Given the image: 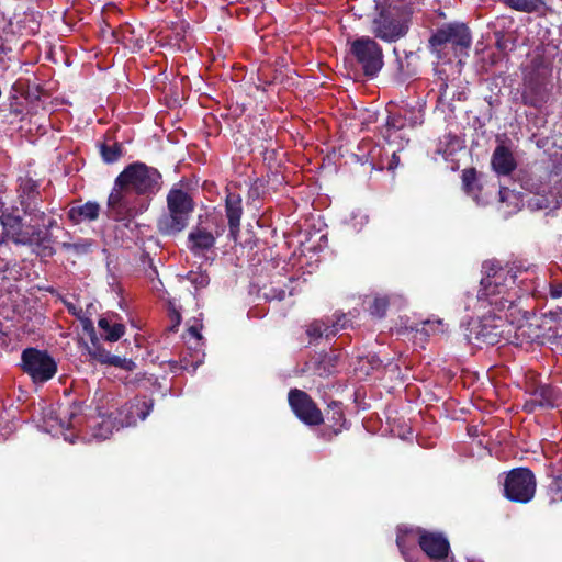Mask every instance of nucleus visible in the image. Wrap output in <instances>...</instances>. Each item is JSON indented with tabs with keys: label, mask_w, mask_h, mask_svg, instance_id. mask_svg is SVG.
Returning a JSON list of instances; mask_svg holds the SVG:
<instances>
[{
	"label": "nucleus",
	"mask_w": 562,
	"mask_h": 562,
	"mask_svg": "<svg viewBox=\"0 0 562 562\" xmlns=\"http://www.w3.org/2000/svg\"><path fill=\"white\" fill-rule=\"evenodd\" d=\"M153 281V289L159 291L160 290V286H162V282L160 281V279H157V281H155L154 279L151 280Z\"/></svg>",
	"instance_id": "obj_57"
},
{
	"label": "nucleus",
	"mask_w": 562,
	"mask_h": 562,
	"mask_svg": "<svg viewBox=\"0 0 562 562\" xmlns=\"http://www.w3.org/2000/svg\"><path fill=\"white\" fill-rule=\"evenodd\" d=\"M99 151L105 164H114L123 155V145L119 142H113L112 144L104 142L99 145Z\"/></svg>",
	"instance_id": "obj_38"
},
{
	"label": "nucleus",
	"mask_w": 562,
	"mask_h": 562,
	"mask_svg": "<svg viewBox=\"0 0 562 562\" xmlns=\"http://www.w3.org/2000/svg\"><path fill=\"white\" fill-rule=\"evenodd\" d=\"M63 303L64 305L66 306L67 311L69 312V314L78 317V318H81V315H82V308H77L76 305L67 300H63Z\"/></svg>",
	"instance_id": "obj_49"
},
{
	"label": "nucleus",
	"mask_w": 562,
	"mask_h": 562,
	"mask_svg": "<svg viewBox=\"0 0 562 562\" xmlns=\"http://www.w3.org/2000/svg\"><path fill=\"white\" fill-rule=\"evenodd\" d=\"M385 156H386V169L390 171H394L400 164L398 155L395 151H393L391 154V156H389V153L386 151Z\"/></svg>",
	"instance_id": "obj_47"
},
{
	"label": "nucleus",
	"mask_w": 562,
	"mask_h": 562,
	"mask_svg": "<svg viewBox=\"0 0 562 562\" xmlns=\"http://www.w3.org/2000/svg\"><path fill=\"white\" fill-rule=\"evenodd\" d=\"M355 328L352 326V319L347 318L345 312L337 310L333 314L331 318L314 319L306 325L305 334L308 339V344L316 345L319 339L329 341L337 335L339 330Z\"/></svg>",
	"instance_id": "obj_15"
},
{
	"label": "nucleus",
	"mask_w": 562,
	"mask_h": 562,
	"mask_svg": "<svg viewBox=\"0 0 562 562\" xmlns=\"http://www.w3.org/2000/svg\"><path fill=\"white\" fill-rule=\"evenodd\" d=\"M485 276L481 280L482 295L486 296L491 304L492 299L513 295V286L518 282V274L522 272L516 265L501 266L496 260L483 262Z\"/></svg>",
	"instance_id": "obj_7"
},
{
	"label": "nucleus",
	"mask_w": 562,
	"mask_h": 562,
	"mask_svg": "<svg viewBox=\"0 0 562 562\" xmlns=\"http://www.w3.org/2000/svg\"><path fill=\"white\" fill-rule=\"evenodd\" d=\"M117 184H126L139 195L156 194L162 184L161 173L154 167L136 161L127 165L116 177Z\"/></svg>",
	"instance_id": "obj_9"
},
{
	"label": "nucleus",
	"mask_w": 562,
	"mask_h": 562,
	"mask_svg": "<svg viewBox=\"0 0 562 562\" xmlns=\"http://www.w3.org/2000/svg\"><path fill=\"white\" fill-rule=\"evenodd\" d=\"M391 303V297L387 294L374 293L366 295L362 305L369 315L376 319H383L386 316Z\"/></svg>",
	"instance_id": "obj_28"
},
{
	"label": "nucleus",
	"mask_w": 562,
	"mask_h": 562,
	"mask_svg": "<svg viewBox=\"0 0 562 562\" xmlns=\"http://www.w3.org/2000/svg\"><path fill=\"white\" fill-rule=\"evenodd\" d=\"M243 213V199L240 194L228 191L225 198V215L228 222V236L234 241L239 236Z\"/></svg>",
	"instance_id": "obj_23"
},
{
	"label": "nucleus",
	"mask_w": 562,
	"mask_h": 562,
	"mask_svg": "<svg viewBox=\"0 0 562 562\" xmlns=\"http://www.w3.org/2000/svg\"><path fill=\"white\" fill-rule=\"evenodd\" d=\"M23 351L31 352V351H40V350L34 347H26L25 349H23Z\"/></svg>",
	"instance_id": "obj_58"
},
{
	"label": "nucleus",
	"mask_w": 562,
	"mask_h": 562,
	"mask_svg": "<svg viewBox=\"0 0 562 562\" xmlns=\"http://www.w3.org/2000/svg\"><path fill=\"white\" fill-rule=\"evenodd\" d=\"M288 400L296 417L304 424L316 426L324 422L323 413L306 392L293 389Z\"/></svg>",
	"instance_id": "obj_18"
},
{
	"label": "nucleus",
	"mask_w": 562,
	"mask_h": 562,
	"mask_svg": "<svg viewBox=\"0 0 562 562\" xmlns=\"http://www.w3.org/2000/svg\"><path fill=\"white\" fill-rule=\"evenodd\" d=\"M347 315V318L352 319V326L355 327L356 321L360 316V310L359 308H352L349 312L345 313Z\"/></svg>",
	"instance_id": "obj_52"
},
{
	"label": "nucleus",
	"mask_w": 562,
	"mask_h": 562,
	"mask_svg": "<svg viewBox=\"0 0 562 562\" xmlns=\"http://www.w3.org/2000/svg\"><path fill=\"white\" fill-rule=\"evenodd\" d=\"M170 317H171V321L173 322V325L170 329L176 330V327L179 326V324L181 322V315L178 311L172 310Z\"/></svg>",
	"instance_id": "obj_51"
},
{
	"label": "nucleus",
	"mask_w": 562,
	"mask_h": 562,
	"mask_svg": "<svg viewBox=\"0 0 562 562\" xmlns=\"http://www.w3.org/2000/svg\"><path fill=\"white\" fill-rule=\"evenodd\" d=\"M225 231L223 224L217 225L216 231L213 233L203 222H198L187 237V247L194 256H203L205 252L215 247L216 239Z\"/></svg>",
	"instance_id": "obj_19"
},
{
	"label": "nucleus",
	"mask_w": 562,
	"mask_h": 562,
	"mask_svg": "<svg viewBox=\"0 0 562 562\" xmlns=\"http://www.w3.org/2000/svg\"><path fill=\"white\" fill-rule=\"evenodd\" d=\"M60 246L65 251L80 258L92 252L94 241L90 238H78L74 243L64 241Z\"/></svg>",
	"instance_id": "obj_34"
},
{
	"label": "nucleus",
	"mask_w": 562,
	"mask_h": 562,
	"mask_svg": "<svg viewBox=\"0 0 562 562\" xmlns=\"http://www.w3.org/2000/svg\"><path fill=\"white\" fill-rule=\"evenodd\" d=\"M2 226V236L0 238V244H3L5 240H11L15 245H30V233L31 229H24L23 218L20 215L10 212L9 214L3 215L1 218Z\"/></svg>",
	"instance_id": "obj_21"
},
{
	"label": "nucleus",
	"mask_w": 562,
	"mask_h": 562,
	"mask_svg": "<svg viewBox=\"0 0 562 562\" xmlns=\"http://www.w3.org/2000/svg\"><path fill=\"white\" fill-rule=\"evenodd\" d=\"M522 390L528 398L522 404V411L533 414L538 411H551L562 407V390L541 380L540 373L528 370L524 374Z\"/></svg>",
	"instance_id": "obj_5"
},
{
	"label": "nucleus",
	"mask_w": 562,
	"mask_h": 562,
	"mask_svg": "<svg viewBox=\"0 0 562 562\" xmlns=\"http://www.w3.org/2000/svg\"><path fill=\"white\" fill-rule=\"evenodd\" d=\"M418 544L427 557L441 560L448 557L450 544L440 533L424 532L419 536Z\"/></svg>",
	"instance_id": "obj_24"
},
{
	"label": "nucleus",
	"mask_w": 562,
	"mask_h": 562,
	"mask_svg": "<svg viewBox=\"0 0 562 562\" xmlns=\"http://www.w3.org/2000/svg\"><path fill=\"white\" fill-rule=\"evenodd\" d=\"M528 205L531 209L541 210L548 207L549 202L544 196H533L528 201Z\"/></svg>",
	"instance_id": "obj_46"
},
{
	"label": "nucleus",
	"mask_w": 562,
	"mask_h": 562,
	"mask_svg": "<svg viewBox=\"0 0 562 562\" xmlns=\"http://www.w3.org/2000/svg\"><path fill=\"white\" fill-rule=\"evenodd\" d=\"M91 359L101 363L109 364L125 371H133L136 368L135 362L132 359H127L117 353H89Z\"/></svg>",
	"instance_id": "obj_31"
},
{
	"label": "nucleus",
	"mask_w": 562,
	"mask_h": 562,
	"mask_svg": "<svg viewBox=\"0 0 562 562\" xmlns=\"http://www.w3.org/2000/svg\"><path fill=\"white\" fill-rule=\"evenodd\" d=\"M349 54L355 64L368 78H374L384 66L383 49L370 36H360L349 41Z\"/></svg>",
	"instance_id": "obj_11"
},
{
	"label": "nucleus",
	"mask_w": 562,
	"mask_h": 562,
	"mask_svg": "<svg viewBox=\"0 0 562 562\" xmlns=\"http://www.w3.org/2000/svg\"><path fill=\"white\" fill-rule=\"evenodd\" d=\"M406 125V119L401 114H390L387 116L386 123L384 125L385 133L383 134L385 138L391 137L392 132L400 131L404 128Z\"/></svg>",
	"instance_id": "obj_39"
},
{
	"label": "nucleus",
	"mask_w": 562,
	"mask_h": 562,
	"mask_svg": "<svg viewBox=\"0 0 562 562\" xmlns=\"http://www.w3.org/2000/svg\"><path fill=\"white\" fill-rule=\"evenodd\" d=\"M384 148L374 145L370 151L369 157L371 159V165L373 169L383 170L386 169V157L383 158V155H385Z\"/></svg>",
	"instance_id": "obj_40"
},
{
	"label": "nucleus",
	"mask_w": 562,
	"mask_h": 562,
	"mask_svg": "<svg viewBox=\"0 0 562 562\" xmlns=\"http://www.w3.org/2000/svg\"><path fill=\"white\" fill-rule=\"evenodd\" d=\"M164 362L168 363L170 371L173 373H178L181 371H190V367L192 368V371H195L198 368V364H199V362L189 363V361L186 358L183 360H181L180 362L175 361V360H164Z\"/></svg>",
	"instance_id": "obj_43"
},
{
	"label": "nucleus",
	"mask_w": 562,
	"mask_h": 562,
	"mask_svg": "<svg viewBox=\"0 0 562 562\" xmlns=\"http://www.w3.org/2000/svg\"><path fill=\"white\" fill-rule=\"evenodd\" d=\"M98 326L101 330V335L108 341H117L122 338L125 333V326L117 322H112L109 317H100Z\"/></svg>",
	"instance_id": "obj_32"
},
{
	"label": "nucleus",
	"mask_w": 562,
	"mask_h": 562,
	"mask_svg": "<svg viewBox=\"0 0 562 562\" xmlns=\"http://www.w3.org/2000/svg\"><path fill=\"white\" fill-rule=\"evenodd\" d=\"M465 339L475 348L482 349L486 347L501 345L499 348L513 341L509 337H505L506 333L501 314L488 313L477 319H471L465 328Z\"/></svg>",
	"instance_id": "obj_8"
},
{
	"label": "nucleus",
	"mask_w": 562,
	"mask_h": 562,
	"mask_svg": "<svg viewBox=\"0 0 562 562\" xmlns=\"http://www.w3.org/2000/svg\"><path fill=\"white\" fill-rule=\"evenodd\" d=\"M498 194L501 206L507 214L518 212L524 205V195L519 191L509 189L507 187H501Z\"/></svg>",
	"instance_id": "obj_29"
},
{
	"label": "nucleus",
	"mask_w": 562,
	"mask_h": 562,
	"mask_svg": "<svg viewBox=\"0 0 562 562\" xmlns=\"http://www.w3.org/2000/svg\"><path fill=\"white\" fill-rule=\"evenodd\" d=\"M167 212L157 220V231L161 236L176 237L189 225L195 210L192 195L182 188L173 186L167 196Z\"/></svg>",
	"instance_id": "obj_3"
},
{
	"label": "nucleus",
	"mask_w": 562,
	"mask_h": 562,
	"mask_svg": "<svg viewBox=\"0 0 562 562\" xmlns=\"http://www.w3.org/2000/svg\"><path fill=\"white\" fill-rule=\"evenodd\" d=\"M491 167L497 176H509L517 168L512 149L504 143L495 147L491 157Z\"/></svg>",
	"instance_id": "obj_25"
},
{
	"label": "nucleus",
	"mask_w": 562,
	"mask_h": 562,
	"mask_svg": "<svg viewBox=\"0 0 562 562\" xmlns=\"http://www.w3.org/2000/svg\"><path fill=\"white\" fill-rule=\"evenodd\" d=\"M31 229L29 246H35L37 248V255L41 257H53L56 254L55 248L52 246L54 243L53 235L49 231L43 229L40 225H27Z\"/></svg>",
	"instance_id": "obj_26"
},
{
	"label": "nucleus",
	"mask_w": 562,
	"mask_h": 562,
	"mask_svg": "<svg viewBox=\"0 0 562 562\" xmlns=\"http://www.w3.org/2000/svg\"><path fill=\"white\" fill-rule=\"evenodd\" d=\"M326 356L327 353H315L312 358L313 371L319 376L333 373L334 364L323 366Z\"/></svg>",
	"instance_id": "obj_42"
},
{
	"label": "nucleus",
	"mask_w": 562,
	"mask_h": 562,
	"mask_svg": "<svg viewBox=\"0 0 562 562\" xmlns=\"http://www.w3.org/2000/svg\"><path fill=\"white\" fill-rule=\"evenodd\" d=\"M21 370L34 384H43L53 379L57 372V362L49 353H21Z\"/></svg>",
	"instance_id": "obj_16"
},
{
	"label": "nucleus",
	"mask_w": 562,
	"mask_h": 562,
	"mask_svg": "<svg viewBox=\"0 0 562 562\" xmlns=\"http://www.w3.org/2000/svg\"><path fill=\"white\" fill-rule=\"evenodd\" d=\"M413 13L414 3L382 9L372 21V33L383 42H397L408 33Z\"/></svg>",
	"instance_id": "obj_6"
},
{
	"label": "nucleus",
	"mask_w": 562,
	"mask_h": 562,
	"mask_svg": "<svg viewBox=\"0 0 562 562\" xmlns=\"http://www.w3.org/2000/svg\"><path fill=\"white\" fill-rule=\"evenodd\" d=\"M506 7L524 13H536L546 7L544 0H499Z\"/></svg>",
	"instance_id": "obj_35"
},
{
	"label": "nucleus",
	"mask_w": 562,
	"mask_h": 562,
	"mask_svg": "<svg viewBox=\"0 0 562 562\" xmlns=\"http://www.w3.org/2000/svg\"><path fill=\"white\" fill-rule=\"evenodd\" d=\"M187 280L195 288V290L204 289L210 283V277L205 271H189Z\"/></svg>",
	"instance_id": "obj_41"
},
{
	"label": "nucleus",
	"mask_w": 562,
	"mask_h": 562,
	"mask_svg": "<svg viewBox=\"0 0 562 562\" xmlns=\"http://www.w3.org/2000/svg\"><path fill=\"white\" fill-rule=\"evenodd\" d=\"M82 323V329L83 333L87 334V336L91 339V341L94 344V340H97V334L94 329L93 322L88 317L79 318Z\"/></svg>",
	"instance_id": "obj_45"
},
{
	"label": "nucleus",
	"mask_w": 562,
	"mask_h": 562,
	"mask_svg": "<svg viewBox=\"0 0 562 562\" xmlns=\"http://www.w3.org/2000/svg\"><path fill=\"white\" fill-rule=\"evenodd\" d=\"M42 180L36 179L30 171L16 178V200L24 215L34 221H44L46 213L42 210L43 192Z\"/></svg>",
	"instance_id": "obj_12"
},
{
	"label": "nucleus",
	"mask_w": 562,
	"mask_h": 562,
	"mask_svg": "<svg viewBox=\"0 0 562 562\" xmlns=\"http://www.w3.org/2000/svg\"><path fill=\"white\" fill-rule=\"evenodd\" d=\"M536 488L537 480L529 468H515L506 474L504 496L513 503H529L535 497Z\"/></svg>",
	"instance_id": "obj_13"
},
{
	"label": "nucleus",
	"mask_w": 562,
	"mask_h": 562,
	"mask_svg": "<svg viewBox=\"0 0 562 562\" xmlns=\"http://www.w3.org/2000/svg\"><path fill=\"white\" fill-rule=\"evenodd\" d=\"M516 296L517 294L514 292L509 297L501 296L491 300L493 311L503 316V324L505 325V322L509 324L507 335L512 333V328H515L516 341L513 344L526 349L548 346L553 350L552 345L562 348V328L549 327L547 330H542L541 326L529 323L527 312L522 311L516 302Z\"/></svg>",
	"instance_id": "obj_1"
},
{
	"label": "nucleus",
	"mask_w": 562,
	"mask_h": 562,
	"mask_svg": "<svg viewBox=\"0 0 562 562\" xmlns=\"http://www.w3.org/2000/svg\"><path fill=\"white\" fill-rule=\"evenodd\" d=\"M93 402L97 416L87 417L83 414L85 402L74 401L59 412V426L63 429H81L83 424H87L91 435L100 440L108 439L114 430L123 428L115 412L111 411L116 405L113 393L97 391Z\"/></svg>",
	"instance_id": "obj_2"
},
{
	"label": "nucleus",
	"mask_w": 562,
	"mask_h": 562,
	"mask_svg": "<svg viewBox=\"0 0 562 562\" xmlns=\"http://www.w3.org/2000/svg\"><path fill=\"white\" fill-rule=\"evenodd\" d=\"M155 401L146 395H136L115 409L119 424L122 427H134L145 420L151 413Z\"/></svg>",
	"instance_id": "obj_17"
},
{
	"label": "nucleus",
	"mask_w": 562,
	"mask_h": 562,
	"mask_svg": "<svg viewBox=\"0 0 562 562\" xmlns=\"http://www.w3.org/2000/svg\"><path fill=\"white\" fill-rule=\"evenodd\" d=\"M429 47L432 50L450 45L454 52H463L471 47L472 35L469 26L462 22L445 23L429 37Z\"/></svg>",
	"instance_id": "obj_14"
},
{
	"label": "nucleus",
	"mask_w": 562,
	"mask_h": 562,
	"mask_svg": "<svg viewBox=\"0 0 562 562\" xmlns=\"http://www.w3.org/2000/svg\"><path fill=\"white\" fill-rule=\"evenodd\" d=\"M552 88V68L543 59H533L526 68L522 78V104L541 109L549 101Z\"/></svg>",
	"instance_id": "obj_4"
},
{
	"label": "nucleus",
	"mask_w": 562,
	"mask_h": 562,
	"mask_svg": "<svg viewBox=\"0 0 562 562\" xmlns=\"http://www.w3.org/2000/svg\"><path fill=\"white\" fill-rule=\"evenodd\" d=\"M407 531L403 532L401 529L398 530L397 537H396V544L400 549H403L405 546V539L404 536Z\"/></svg>",
	"instance_id": "obj_53"
},
{
	"label": "nucleus",
	"mask_w": 562,
	"mask_h": 562,
	"mask_svg": "<svg viewBox=\"0 0 562 562\" xmlns=\"http://www.w3.org/2000/svg\"><path fill=\"white\" fill-rule=\"evenodd\" d=\"M139 196L126 184L119 186L117 178H115L113 189L108 198L109 218L130 223L147 207Z\"/></svg>",
	"instance_id": "obj_10"
},
{
	"label": "nucleus",
	"mask_w": 562,
	"mask_h": 562,
	"mask_svg": "<svg viewBox=\"0 0 562 562\" xmlns=\"http://www.w3.org/2000/svg\"><path fill=\"white\" fill-rule=\"evenodd\" d=\"M342 350V347L341 346H338V347H331V351H341Z\"/></svg>",
	"instance_id": "obj_59"
},
{
	"label": "nucleus",
	"mask_w": 562,
	"mask_h": 562,
	"mask_svg": "<svg viewBox=\"0 0 562 562\" xmlns=\"http://www.w3.org/2000/svg\"><path fill=\"white\" fill-rule=\"evenodd\" d=\"M448 330V324L442 318L431 316L416 326H411V338L415 346L425 348V342L429 340L431 336L443 335Z\"/></svg>",
	"instance_id": "obj_22"
},
{
	"label": "nucleus",
	"mask_w": 562,
	"mask_h": 562,
	"mask_svg": "<svg viewBox=\"0 0 562 562\" xmlns=\"http://www.w3.org/2000/svg\"><path fill=\"white\" fill-rule=\"evenodd\" d=\"M550 296L552 299L562 297V282L554 280L550 283Z\"/></svg>",
	"instance_id": "obj_48"
},
{
	"label": "nucleus",
	"mask_w": 562,
	"mask_h": 562,
	"mask_svg": "<svg viewBox=\"0 0 562 562\" xmlns=\"http://www.w3.org/2000/svg\"><path fill=\"white\" fill-rule=\"evenodd\" d=\"M263 296L268 301H282L286 296V292L282 288L270 286L268 289L265 288Z\"/></svg>",
	"instance_id": "obj_44"
},
{
	"label": "nucleus",
	"mask_w": 562,
	"mask_h": 562,
	"mask_svg": "<svg viewBox=\"0 0 562 562\" xmlns=\"http://www.w3.org/2000/svg\"><path fill=\"white\" fill-rule=\"evenodd\" d=\"M325 426L319 432V437L325 441H331L334 437L348 428V422L345 416L344 405L339 401H331L327 404L324 414Z\"/></svg>",
	"instance_id": "obj_20"
},
{
	"label": "nucleus",
	"mask_w": 562,
	"mask_h": 562,
	"mask_svg": "<svg viewBox=\"0 0 562 562\" xmlns=\"http://www.w3.org/2000/svg\"><path fill=\"white\" fill-rule=\"evenodd\" d=\"M462 188L464 192L471 195L477 203L479 193L482 190V184L479 181V175L475 168H467L462 171Z\"/></svg>",
	"instance_id": "obj_33"
},
{
	"label": "nucleus",
	"mask_w": 562,
	"mask_h": 562,
	"mask_svg": "<svg viewBox=\"0 0 562 562\" xmlns=\"http://www.w3.org/2000/svg\"><path fill=\"white\" fill-rule=\"evenodd\" d=\"M100 210L99 203L88 201L80 205L70 206L67 212V217L75 225L82 222H92L99 217Z\"/></svg>",
	"instance_id": "obj_27"
},
{
	"label": "nucleus",
	"mask_w": 562,
	"mask_h": 562,
	"mask_svg": "<svg viewBox=\"0 0 562 562\" xmlns=\"http://www.w3.org/2000/svg\"><path fill=\"white\" fill-rule=\"evenodd\" d=\"M447 89H448V83L447 82H442L440 85V90H439V97H438V101L439 102L443 101V99L446 97Z\"/></svg>",
	"instance_id": "obj_55"
},
{
	"label": "nucleus",
	"mask_w": 562,
	"mask_h": 562,
	"mask_svg": "<svg viewBox=\"0 0 562 562\" xmlns=\"http://www.w3.org/2000/svg\"><path fill=\"white\" fill-rule=\"evenodd\" d=\"M43 223V227L46 231H50L53 227L57 226V221L55 218H48L47 223L44 221H41Z\"/></svg>",
	"instance_id": "obj_54"
},
{
	"label": "nucleus",
	"mask_w": 562,
	"mask_h": 562,
	"mask_svg": "<svg viewBox=\"0 0 562 562\" xmlns=\"http://www.w3.org/2000/svg\"><path fill=\"white\" fill-rule=\"evenodd\" d=\"M187 336L189 338H193L195 339L196 341H201L203 340V337L202 335L200 334V330L196 326H191L189 327L188 331H187Z\"/></svg>",
	"instance_id": "obj_50"
},
{
	"label": "nucleus",
	"mask_w": 562,
	"mask_h": 562,
	"mask_svg": "<svg viewBox=\"0 0 562 562\" xmlns=\"http://www.w3.org/2000/svg\"><path fill=\"white\" fill-rule=\"evenodd\" d=\"M357 359L355 370L363 375H369L373 370L382 366V360L379 359L378 353L358 355Z\"/></svg>",
	"instance_id": "obj_36"
},
{
	"label": "nucleus",
	"mask_w": 562,
	"mask_h": 562,
	"mask_svg": "<svg viewBox=\"0 0 562 562\" xmlns=\"http://www.w3.org/2000/svg\"><path fill=\"white\" fill-rule=\"evenodd\" d=\"M393 53L396 56L397 70L402 76L412 77L417 74L419 56L416 52L404 50V57H401L395 47Z\"/></svg>",
	"instance_id": "obj_30"
},
{
	"label": "nucleus",
	"mask_w": 562,
	"mask_h": 562,
	"mask_svg": "<svg viewBox=\"0 0 562 562\" xmlns=\"http://www.w3.org/2000/svg\"><path fill=\"white\" fill-rule=\"evenodd\" d=\"M496 46H497L499 49H502V50L506 49V47H507V43H506V41L504 40V36H501V37L497 40V42H496Z\"/></svg>",
	"instance_id": "obj_56"
},
{
	"label": "nucleus",
	"mask_w": 562,
	"mask_h": 562,
	"mask_svg": "<svg viewBox=\"0 0 562 562\" xmlns=\"http://www.w3.org/2000/svg\"><path fill=\"white\" fill-rule=\"evenodd\" d=\"M546 498L549 507L562 503V474L552 477L547 486Z\"/></svg>",
	"instance_id": "obj_37"
}]
</instances>
